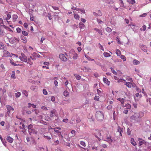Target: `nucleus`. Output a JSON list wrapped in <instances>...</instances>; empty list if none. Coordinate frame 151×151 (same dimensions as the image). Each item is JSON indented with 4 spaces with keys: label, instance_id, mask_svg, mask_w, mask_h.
Segmentation results:
<instances>
[{
    "label": "nucleus",
    "instance_id": "1",
    "mask_svg": "<svg viewBox=\"0 0 151 151\" xmlns=\"http://www.w3.org/2000/svg\"><path fill=\"white\" fill-rule=\"evenodd\" d=\"M144 114L142 112L139 113H136L134 115L131 117V119L134 120L138 122L139 119L141 118L143 116Z\"/></svg>",
    "mask_w": 151,
    "mask_h": 151
},
{
    "label": "nucleus",
    "instance_id": "2",
    "mask_svg": "<svg viewBox=\"0 0 151 151\" xmlns=\"http://www.w3.org/2000/svg\"><path fill=\"white\" fill-rule=\"evenodd\" d=\"M96 117L98 121H102L104 118L103 114L101 111H97L96 114Z\"/></svg>",
    "mask_w": 151,
    "mask_h": 151
},
{
    "label": "nucleus",
    "instance_id": "3",
    "mask_svg": "<svg viewBox=\"0 0 151 151\" xmlns=\"http://www.w3.org/2000/svg\"><path fill=\"white\" fill-rule=\"evenodd\" d=\"M21 61L25 62H27V57L23 53L21 54V55L19 57Z\"/></svg>",
    "mask_w": 151,
    "mask_h": 151
},
{
    "label": "nucleus",
    "instance_id": "4",
    "mask_svg": "<svg viewBox=\"0 0 151 151\" xmlns=\"http://www.w3.org/2000/svg\"><path fill=\"white\" fill-rule=\"evenodd\" d=\"M101 133L99 130H96L95 132V137L97 138L100 141L101 139Z\"/></svg>",
    "mask_w": 151,
    "mask_h": 151
},
{
    "label": "nucleus",
    "instance_id": "5",
    "mask_svg": "<svg viewBox=\"0 0 151 151\" xmlns=\"http://www.w3.org/2000/svg\"><path fill=\"white\" fill-rule=\"evenodd\" d=\"M70 53L71 55H73V58L74 60L78 58V54L76 53L73 49H71L70 51Z\"/></svg>",
    "mask_w": 151,
    "mask_h": 151
},
{
    "label": "nucleus",
    "instance_id": "6",
    "mask_svg": "<svg viewBox=\"0 0 151 151\" xmlns=\"http://www.w3.org/2000/svg\"><path fill=\"white\" fill-rule=\"evenodd\" d=\"M59 57L62 61L64 62H66L67 61L68 59L63 54H60L59 55Z\"/></svg>",
    "mask_w": 151,
    "mask_h": 151
},
{
    "label": "nucleus",
    "instance_id": "7",
    "mask_svg": "<svg viewBox=\"0 0 151 151\" xmlns=\"http://www.w3.org/2000/svg\"><path fill=\"white\" fill-rule=\"evenodd\" d=\"M106 139L105 140L108 142L109 144H111L112 142L113 139V138H112L110 136H107L106 137Z\"/></svg>",
    "mask_w": 151,
    "mask_h": 151
},
{
    "label": "nucleus",
    "instance_id": "8",
    "mask_svg": "<svg viewBox=\"0 0 151 151\" xmlns=\"http://www.w3.org/2000/svg\"><path fill=\"white\" fill-rule=\"evenodd\" d=\"M139 47L140 48L145 52H147V47L146 46L144 45L143 44H140L139 45Z\"/></svg>",
    "mask_w": 151,
    "mask_h": 151
},
{
    "label": "nucleus",
    "instance_id": "9",
    "mask_svg": "<svg viewBox=\"0 0 151 151\" xmlns=\"http://www.w3.org/2000/svg\"><path fill=\"white\" fill-rule=\"evenodd\" d=\"M29 134L30 135L32 134H37V131L34 129H32L30 131L28 132Z\"/></svg>",
    "mask_w": 151,
    "mask_h": 151
},
{
    "label": "nucleus",
    "instance_id": "10",
    "mask_svg": "<svg viewBox=\"0 0 151 151\" xmlns=\"http://www.w3.org/2000/svg\"><path fill=\"white\" fill-rule=\"evenodd\" d=\"M3 52L4 54L3 56L5 57H8L10 56V55L9 52L6 50H4L3 51Z\"/></svg>",
    "mask_w": 151,
    "mask_h": 151
},
{
    "label": "nucleus",
    "instance_id": "11",
    "mask_svg": "<svg viewBox=\"0 0 151 151\" xmlns=\"http://www.w3.org/2000/svg\"><path fill=\"white\" fill-rule=\"evenodd\" d=\"M30 89L35 92H37L38 91V87L37 86H32L30 87Z\"/></svg>",
    "mask_w": 151,
    "mask_h": 151
},
{
    "label": "nucleus",
    "instance_id": "12",
    "mask_svg": "<svg viewBox=\"0 0 151 151\" xmlns=\"http://www.w3.org/2000/svg\"><path fill=\"white\" fill-rule=\"evenodd\" d=\"M138 140L139 141V144L140 146H141L143 144H145V143H146V142H145L144 140H143L142 139L139 138Z\"/></svg>",
    "mask_w": 151,
    "mask_h": 151
},
{
    "label": "nucleus",
    "instance_id": "13",
    "mask_svg": "<svg viewBox=\"0 0 151 151\" xmlns=\"http://www.w3.org/2000/svg\"><path fill=\"white\" fill-rule=\"evenodd\" d=\"M6 139L7 141L10 143H12L14 141V139L9 136L7 137Z\"/></svg>",
    "mask_w": 151,
    "mask_h": 151
},
{
    "label": "nucleus",
    "instance_id": "14",
    "mask_svg": "<svg viewBox=\"0 0 151 151\" xmlns=\"http://www.w3.org/2000/svg\"><path fill=\"white\" fill-rule=\"evenodd\" d=\"M95 30L98 33V35H102V32L101 30L95 28Z\"/></svg>",
    "mask_w": 151,
    "mask_h": 151
},
{
    "label": "nucleus",
    "instance_id": "15",
    "mask_svg": "<svg viewBox=\"0 0 151 151\" xmlns=\"http://www.w3.org/2000/svg\"><path fill=\"white\" fill-rule=\"evenodd\" d=\"M123 130V128H121L120 126H118L117 129V131L119 132L120 134V135L121 136H122V131Z\"/></svg>",
    "mask_w": 151,
    "mask_h": 151
},
{
    "label": "nucleus",
    "instance_id": "16",
    "mask_svg": "<svg viewBox=\"0 0 151 151\" xmlns=\"http://www.w3.org/2000/svg\"><path fill=\"white\" fill-rule=\"evenodd\" d=\"M14 60L13 59L10 60V63L11 64L13 65L14 66H16L17 65H19V66H22V65H19V64H17L15 63H14Z\"/></svg>",
    "mask_w": 151,
    "mask_h": 151
},
{
    "label": "nucleus",
    "instance_id": "17",
    "mask_svg": "<svg viewBox=\"0 0 151 151\" xmlns=\"http://www.w3.org/2000/svg\"><path fill=\"white\" fill-rule=\"evenodd\" d=\"M79 27L80 29H83L85 27V25L81 22H80L79 24Z\"/></svg>",
    "mask_w": 151,
    "mask_h": 151
},
{
    "label": "nucleus",
    "instance_id": "18",
    "mask_svg": "<svg viewBox=\"0 0 151 151\" xmlns=\"http://www.w3.org/2000/svg\"><path fill=\"white\" fill-rule=\"evenodd\" d=\"M103 81L104 83L107 84L108 86L109 85L110 82L108 81V80L105 78H103Z\"/></svg>",
    "mask_w": 151,
    "mask_h": 151
},
{
    "label": "nucleus",
    "instance_id": "19",
    "mask_svg": "<svg viewBox=\"0 0 151 151\" xmlns=\"http://www.w3.org/2000/svg\"><path fill=\"white\" fill-rule=\"evenodd\" d=\"M21 39L23 41V42L25 43L27 42V38L23 36H21Z\"/></svg>",
    "mask_w": 151,
    "mask_h": 151
},
{
    "label": "nucleus",
    "instance_id": "20",
    "mask_svg": "<svg viewBox=\"0 0 151 151\" xmlns=\"http://www.w3.org/2000/svg\"><path fill=\"white\" fill-rule=\"evenodd\" d=\"M18 17L17 14H13L12 15V17L13 21L14 22L16 21Z\"/></svg>",
    "mask_w": 151,
    "mask_h": 151
},
{
    "label": "nucleus",
    "instance_id": "21",
    "mask_svg": "<svg viewBox=\"0 0 151 151\" xmlns=\"http://www.w3.org/2000/svg\"><path fill=\"white\" fill-rule=\"evenodd\" d=\"M6 90L5 89H2V88H0V93H1L2 96L4 95V93H6Z\"/></svg>",
    "mask_w": 151,
    "mask_h": 151
},
{
    "label": "nucleus",
    "instance_id": "22",
    "mask_svg": "<svg viewBox=\"0 0 151 151\" xmlns=\"http://www.w3.org/2000/svg\"><path fill=\"white\" fill-rule=\"evenodd\" d=\"M28 132L29 131H30L31 130L34 129L33 126L32 124H30L28 125Z\"/></svg>",
    "mask_w": 151,
    "mask_h": 151
},
{
    "label": "nucleus",
    "instance_id": "23",
    "mask_svg": "<svg viewBox=\"0 0 151 151\" xmlns=\"http://www.w3.org/2000/svg\"><path fill=\"white\" fill-rule=\"evenodd\" d=\"M6 108L7 109V110L12 111H13L14 110L13 108L9 105L7 106Z\"/></svg>",
    "mask_w": 151,
    "mask_h": 151
},
{
    "label": "nucleus",
    "instance_id": "24",
    "mask_svg": "<svg viewBox=\"0 0 151 151\" xmlns=\"http://www.w3.org/2000/svg\"><path fill=\"white\" fill-rule=\"evenodd\" d=\"M131 143L133 145L135 146L137 145V143L134 141V139L133 138H132L131 139Z\"/></svg>",
    "mask_w": 151,
    "mask_h": 151
},
{
    "label": "nucleus",
    "instance_id": "25",
    "mask_svg": "<svg viewBox=\"0 0 151 151\" xmlns=\"http://www.w3.org/2000/svg\"><path fill=\"white\" fill-rule=\"evenodd\" d=\"M19 127L21 129H24L25 127L24 124L22 123H20V124Z\"/></svg>",
    "mask_w": 151,
    "mask_h": 151
},
{
    "label": "nucleus",
    "instance_id": "26",
    "mask_svg": "<svg viewBox=\"0 0 151 151\" xmlns=\"http://www.w3.org/2000/svg\"><path fill=\"white\" fill-rule=\"evenodd\" d=\"M5 69V68L3 64H1L0 66V72H2Z\"/></svg>",
    "mask_w": 151,
    "mask_h": 151
},
{
    "label": "nucleus",
    "instance_id": "27",
    "mask_svg": "<svg viewBox=\"0 0 151 151\" xmlns=\"http://www.w3.org/2000/svg\"><path fill=\"white\" fill-rule=\"evenodd\" d=\"M125 85H126L128 87H131L132 84L131 83L129 82H126L125 84Z\"/></svg>",
    "mask_w": 151,
    "mask_h": 151
},
{
    "label": "nucleus",
    "instance_id": "28",
    "mask_svg": "<svg viewBox=\"0 0 151 151\" xmlns=\"http://www.w3.org/2000/svg\"><path fill=\"white\" fill-rule=\"evenodd\" d=\"M133 63L134 64L137 65L139 64L140 63V62L137 60H134L133 61Z\"/></svg>",
    "mask_w": 151,
    "mask_h": 151
},
{
    "label": "nucleus",
    "instance_id": "29",
    "mask_svg": "<svg viewBox=\"0 0 151 151\" xmlns=\"http://www.w3.org/2000/svg\"><path fill=\"white\" fill-rule=\"evenodd\" d=\"M74 17L75 19H79L80 18V16L78 14H74Z\"/></svg>",
    "mask_w": 151,
    "mask_h": 151
},
{
    "label": "nucleus",
    "instance_id": "30",
    "mask_svg": "<svg viewBox=\"0 0 151 151\" xmlns=\"http://www.w3.org/2000/svg\"><path fill=\"white\" fill-rule=\"evenodd\" d=\"M104 55L105 57H108L111 56V55L109 53L106 52H104Z\"/></svg>",
    "mask_w": 151,
    "mask_h": 151
},
{
    "label": "nucleus",
    "instance_id": "31",
    "mask_svg": "<svg viewBox=\"0 0 151 151\" xmlns=\"http://www.w3.org/2000/svg\"><path fill=\"white\" fill-rule=\"evenodd\" d=\"M37 54L35 52H34L32 54V55L33 57V59H36V58L37 57Z\"/></svg>",
    "mask_w": 151,
    "mask_h": 151
},
{
    "label": "nucleus",
    "instance_id": "32",
    "mask_svg": "<svg viewBox=\"0 0 151 151\" xmlns=\"http://www.w3.org/2000/svg\"><path fill=\"white\" fill-rule=\"evenodd\" d=\"M27 62L28 64H29L30 65H32L33 63L32 62V61L30 58H29L28 59V60H27Z\"/></svg>",
    "mask_w": 151,
    "mask_h": 151
},
{
    "label": "nucleus",
    "instance_id": "33",
    "mask_svg": "<svg viewBox=\"0 0 151 151\" xmlns=\"http://www.w3.org/2000/svg\"><path fill=\"white\" fill-rule=\"evenodd\" d=\"M69 94V93L66 91H65L63 92V95L65 96H67Z\"/></svg>",
    "mask_w": 151,
    "mask_h": 151
},
{
    "label": "nucleus",
    "instance_id": "34",
    "mask_svg": "<svg viewBox=\"0 0 151 151\" xmlns=\"http://www.w3.org/2000/svg\"><path fill=\"white\" fill-rule=\"evenodd\" d=\"M43 137L47 139H51V137L50 136L44 135Z\"/></svg>",
    "mask_w": 151,
    "mask_h": 151
},
{
    "label": "nucleus",
    "instance_id": "35",
    "mask_svg": "<svg viewBox=\"0 0 151 151\" xmlns=\"http://www.w3.org/2000/svg\"><path fill=\"white\" fill-rule=\"evenodd\" d=\"M7 17L6 18V21L8 22V20L10 19L11 18V14H8L7 15Z\"/></svg>",
    "mask_w": 151,
    "mask_h": 151
},
{
    "label": "nucleus",
    "instance_id": "36",
    "mask_svg": "<svg viewBox=\"0 0 151 151\" xmlns=\"http://www.w3.org/2000/svg\"><path fill=\"white\" fill-rule=\"evenodd\" d=\"M5 46L3 43L0 42V48L1 49H4L5 48Z\"/></svg>",
    "mask_w": 151,
    "mask_h": 151
},
{
    "label": "nucleus",
    "instance_id": "37",
    "mask_svg": "<svg viewBox=\"0 0 151 151\" xmlns=\"http://www.w3.org/2000/svg\"><path fill=\"white\" fill-rule=\"evenodd\" d=\"M127 1L130 4H132L135 3L134 0H127Z\"/></svg>",
    "mask_w": 151,
    "mask_h": 151
},
{
    "label": "nucleus",
    "instance_id": "38",
    "mask_svg": "<svg viewBox=\"0 0 151 151\" xmlns=\"http://www.w3.org/2000/svg\"><path fill=\"white\" fill-rule=\"evenodd\" d=\"M74 76L76 77L77 79L80 80L81 79V77L79 75H74Z\"/></svg>",
    "mask_w": 151,
    "mask_h": 151
},
{
    "label": "nucleus",
    "instance_id": "39",
    "mask_svg": "<svg viewBox=\"0 0 151 151\" xmlns=\"http://www.w3.org/2000/svg\"><path fill=\"white\" fill-rule=\"evenodd\" d=\"M21 95V93L20 92H18L16 93L15 94V96L16 98L19 97Z\"/></svg>",
    "mask_w": 151,
    "mask_h": 151
},
{
    "label": "nucleus",
    "instance_id": "40",
    "mask_svg": "<svg viewBox=\"0 0 151 151\" xmlns=\"http://www.w3.org/2000/svg\"><path fill=\"white\" fill-rule=\"evenodd\" d=\"M22 34L25 36H27L28 35V33L25 31H22Z\"/></svg>",
    "mask_w": 151,
    "mask_h": 151
},
{
    "label": "nucleus",
    "instance_id": "41",
    "mask_svg": "<svg viewBox=\"0 0 151 151\" xmlns=\"http://www.w3.org/2000/svg\"><path fill=\"white\" fill-rule=\"evenodd\" d=\"M22 93L24 94L26 96H27L28 95V92L26 90H24L23 91Z\"/></svg>",
    "mask_w": 151,
    "mask_h": 151
},
{
    "label": "nucleus",
    "instance_id": "42",
    "mask_svg": "<svg viewBox=\"0 0 151 151\" xmlns=\"http://www.w3.org/2000/svg\"><path fill=\"white\" fill-rule=\"evenodd\" d=\"M116 53L117 55L119 56L121 54V52L119 50L117 49L116 50Z\"/></svg>",
    "mask_w": 151,
    "mask_h": 151
},
{
    "label": "nucleus",
    "instance_id": "43",
    "mask_svg": "<svg viewBox=\"0 0 151 151\" xmlns=\"http://www.w3.org/2000/svg\"><path fill=\"white\" fill-rule=\"evenodd\" d=\"M11 77L14 79H15L16 78L15 72L14 71H12V73L11 75Z\"/></svg>",
    "mask_w": 151,
    "mask_h": 151
},
{
    "label": "nucleus",
    "instance_id": "44",
    "mask_svg": "<svg viewBox=\"0 0 151 151\" xmlns=\"http://www.w3.org/2000/svg\"><path fill=\"white\" fill-rule=\"evenodd\" d=\"M125 107L127 109H130L131 108V105L129 104H127L125 106Z\"/></svg>",
    "mask_w": 151,
    "mask_h": 151
},
{
    "label": "nucleus",
    "instance_id": "45",
    "mask_svg": "<svg viewBox=\"0 0 151 151\" xmlns=\"http://www.w3.org/2000/svg\"><path fill=\"white\" fill-rule=\"evenodd\" d=\"M124 99H121V98H119L118 99V100L120 101L122 104H123L124 103Z\"/></svg>",
    "mask_w": 151,
    "mask_h": 151
},
{
    "label": "nucleus",
    "instance_id": "46",
    "mask_svg": "<svg viewBox=\"0 0 151 151\" xmlns=\"http://www.w3.org/2000/svg\"><path fill=\"white\" fill-rule=\"evenodd\" d=\"M110 69H111L112 72L113 73V74H114L116 75L117 74L116 72L115 71V70H114L113 68L111 67V68Z\"/></svg>",
    "mask_w": 151,
    "mask_h": 151
},
{
    "label": "nucleus",
    "instance_id": "47",
    "mask_svg": "<svg viewBox=\"0 0 151 151\" xmlns=\"http://www.w3.org/2000/svg\"><path fill=\"white\" fill-rule=\"evenodd\" d=\"M85 56L88 59V60H89L92 61H93L94 60L93 59L89 57H88L86 55H85Z\"/></svg>",
    "mask_w": 151,
    "mask_h": 151
},
{
    "label": "nucleus",
    "instance_id": "48",
    "mask_svg": "<svg viewBox=\"0 0 151 151\" xmlns=\"http://www.w3.org/2000/svg\"><path fill=\"white\" fill-rule=\"evenodd\" d=\"M80 143L81 145H82L84 147H85L86 146V144L84 142L81 141L80 142Z\"/></svg>",
    "mask_w": 151,
    "mask_h": 151
},
{
    "label": "nucleus",
    "instance_id": "49",
    "mask_svg": "<svg viewBox=\"0 0 151 151\" xmlns=\"http://www.w3.org/2000/svg\"><path fill=\"white\" fill-rule=\"evenodd\" d=\"M96 15H97L99 16H101L102 15V14L101 12H100V10H98V13L96 14H95V16Z\"/></svg>",
    "mask_w": 151,
    "mask_h": 151
},
{
    "label": "nucleus",
    "instance_id": "50",
    "mask_svg": "<svg viewBox=\"0 0 151 151\" xmlns=\"http://www.w3.org/2000/svg\"><path fill=\"white\" fill-rule=\"evenodd\" d=\"M16 30L17 32L20 33L21 32V29L19 27H18L16 29Z\"/></svg>",
    "mask_w": 151,
    "mask_h": 151
},
{
    "label": "nucleus",
    "instance_id": "51",
    "mask_svg": "<svg viewBox=\"0 0 151 151\" xmlns=\"http://www.w3.org/2000/svg\"><path fill=\"white\" fill-rule=\"evenodd\" d=\"M54 131L58 134L59 135H61V132H60L58 130L56 129H55Z\"/></svg>",
    "mask_w": 151,
    "mask_h": 151
},
{
    "label": "nucleus",
    "instance_id": "52",
    "mask_svg": "<svg viewBox=\"0 0 151 151\" xmlns=\"http://www.w3.org/2000/svg\"><path fill=\"white\" fill-rule=\"evenodd\" d=\"M43 93L45 95H46L47 94V91L45 89H43Z\"/></svg>",
    "mask_w": 151,
    "mask_h": 151
},
{
    "label": "nucleus",
    "instance_id": "53",
    "mask_svg": "<svg viewBox=\"0 0 151 151\" xmlns=\"http://www.w3.org/2000/svg\"><path fill=\"white\" fill-rule=\"evenodd\" d=\"M101 68L104 71H106V69L105 68V67H104V65H101Z\"/></svg>",
    "mask_w": 151,
    "mask_h": 151
},
{
    "label": "nucleus",
    "instance_id": "54",
    "mask_svg": "<svg viewBox=\"0 0 151 151\" xmlns=\"http://www.w3.org/2000/svg\"><path fill=\"white\" fill-rule=\"evenodd\" d=\"M121 58L124 61H125L126 60V58L123 55H121Z\"/></svg>",
    "mask_w": 151,
    "mask_h": 151
},
{
    "label": "nucleus",
    "instance_id": "55",
    "mask_svg": "<svg viewBox=\"0 0 151 151\" xmlns=\"http://www.w3.org/2000/svg\"><path fill=\"white\" fill-rule=\"evenodd\" d=\"M28 105H31V106L33 108H36V106L35 105H34L33 104H31L30 103H28Z\"/></svg>",
    "mask_w": 151,
    "mask_h": 151
},
{
    "label": "nucleus",
    "instance_id": "56",
    "mask_svg": "<svg viewBox=\"0 0 151 151\" xmlns=\"http://www.w3.org/2000/svg\"><path fill=\"white\" fill-rule=\"evenodd\" d=\"M116 40L118 42V44H121V42L119 40V39L118 37H116Z\"/></svg>",
    "mask_w": 151,
    "mask_h": 151
},
{
    "label": "nucleus",
    "instance_id": "57",
    "mask_svg": "<svg viewBox=\"0 0 151 151\" xmlns=\"http://www.w3.org/2000/svg\"><path fill=\"white\" fill-rule=\"evenodd\" d=\"M127 133L129 135H130L131 134L130 130L129 128L127 129Z\"/></svg>",
    "mask_w": 151,
    "mask_h": 151
},
{
    "label": "nucleus",
    "instance_id": "58",
    "mask_svg": "<svg viewBox=\"0 0 151 151\" xmlns=\"http://www.w3.org/2000/svg\"><path fill=\"white\" fill-rule=\"evenodd\" d=\"M41 109H42L45 110V111H47L48 110L47 107H45V106H42L41 107Z\"/></svg>",
    "mask_w": 151,
    "mask_h": 151
},
{
    "label": "nucleus",
    "instance_id": "59",
    "mask_svg": "<svg viewBox=\"0 0 151 151\" xmlns=\"http://www.w3.org/2000/svg\"><path fill=\"white\" fill-rule=\"evenodd\" d=\"M58 82L56 80H55L54 81V84L55 86H58Z\"/></svg>",
    "mask_w": 151,
    "mask_h": 151
},
{
    "label": "nucleus",
    "instance_id": "60",
    "mask_svg": "<svg viewBox=\"0 0 151 151\" xmlns=\"http://www.w3.org/2000/svg\"><path fill=\"white\" fill-rule=\"evenodd\" d=\"M142 29L141 28L140 29V30H143V31H144L146 29V26L145 25H143V26H142Z\"/></svg>",
    "mask_w": 151,
    "mask_h": 151
},
{
    "label": "nucleus",
    "instance_id": "61",
    "mask_svg": "<svg viewBox=\"0 0 151 151\" xmlns=\"http://www.w3.org/2000/svg\"><path fill=\"white\" fill-rule=\"evenodd\" d=\"M99 100V96L96 95L95 96V100H96L97 101H98Z\"/></svg>",
    "mask_w": 151,
    "mask_h": 151
},
{
    "label": "nucleus",
    "instance_id": "62",
    "mask_svg": "<svg viewBox=\"0 0 151 151\" xmlns=\"http://www.w3.org/2000/svg\"><path fill=\"white\" fill-rule=\"evenodd\" d=\"M28 26V24L27 23H25L24 24V26L25 28H27Z\"/></svg>",
    "mask_w": 151,
    "mask_h": 151
},
{
    "label": "nucleus",
    "instance_id": "63",
    "mask_svg": "<svg viewBox=\"0 0 151 151\" xmlns=\"http://www.w3.org/2000/svg\"><path fill=\"white\" fill-rule=\"evenodd\" d=\"M95 63L97 65H98L99 66H101V64L99 62L96 61Z\"/></svg>",
    "mask_w": 151,
    "mask_h": 151
},
{
    "label": "nucleus",
    "instance_id": "64",
    "mask_svg": "<svg viewBox=\"0 0 151 151\" xmlns=\"http://www.w3.org/2000/svg\"><path fill=\"white\" fill-rule=\"evenodd\" d=\"M56 112V111L55 109H53L51 111V113L52 114H55Z\"/></svg>",
    "mask_w": 151,
    "mask_h": 151
}]
</instances>
